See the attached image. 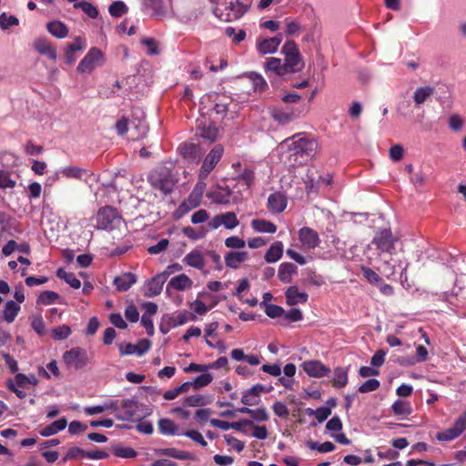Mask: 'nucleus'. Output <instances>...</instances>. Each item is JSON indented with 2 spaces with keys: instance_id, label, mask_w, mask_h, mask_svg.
<instances>
[{
  "instance_id": "obj_1",
  "label": "nucleus",
  "mask_w": 466,
  "mask_h": 466,
  "mask_svg": "<svg viewBox=\"0 0 466 466\" xmlns=\"http://www.w3.org/2000/svg\"><path fill=\"white\" fill-rule=\"evenodd\" d=\"M318 142L303 134H297L283 140L280 148L289 149L290 157H295L294 165H302L317 149Z\"/></svg>"
},
{
  "instance_id": "obj_2",
  "label": "nucleus",
  "mask_w": 466,
  "mask_h": 466,
  "mask_svg": "<svg viewBox=\"0 0 466 466\" xmlns=\"http://www.w3.org/2000/svg\"><path fill=\"white\" fill-rule=\"evenodd\" d=\"M207 185L205 181H198L188 197L176 208L174 218L179 219L192 209L200 206Z\"/></svg>"
},
{
  "instance_id": "obj_3",
  "label": "nucleus",
  "mask_w": 466,
  "mask_h": 466,
  "mask_svg": "<svg viewBox=\"0 0 466 466\" xmlns=\"http://www.w3.org/2000/svg\"><path fill=\"white\" fill-rule=\"evenodd\" d=\"M281 53L284 56V66L288 74L297 73L303 69L304 62L294 41H286L281 48Z\"/></svg>"
},
{
  "instance_id": "obj_4",
  "label": "nucleus",
  "mask_w": 466,
  "mask_h": 466,
  "mask_svg": "<svg viewBox=\"0 0 466 466\" xmlns=\"http://www.w3.org/2000/svg\"><path fill=\"white\" fill-rule=\"evenodd\" d=\"M62 361L67 370H80L89 364L90 357L86 350L74 347L63 353Z\"/></svg>"
},
{
  "instance_id": "obj_5",
  "label": "nucleus",
  "mask_w": 466,
  "mask_h": 466,
  "mask_svg": "<svg viewBox=\"0 0 466 466\" xmlns=\"http://www.w3.org/2000/svg\"><path fill=\"white\" fill-rule=\"evenodd\" d=\"M148 179L153 187L165 195L171 193L176 184L171 172L166 168L152 171Z\"/></svg>"
},
{
  "instance_id": "obj_6",
  "label": "nucleus",
  "mask_w": 466,
  "mask_h": 466,
  "mask_svg": "<svg viewBox=\"0 0 466 466\" xmlns=\"http://www.w3.org/2000/svg\"><path fill=\"white\" fill-rule=\"evenodd\" d=\"M105 62L103 52L97 47H91L79 62L76 70L80 74H90Z\"/></svg>"
},
{
  "instance_id": "obj_7",
  "label": "nucleus",
  "mask_w": 466,
  "mask_h": 466,
  "mask_svg": "<svg viewBox=\"0 0 466 466\" xmlns=\"http://www.w3.org/2000/svg\"><path fill=\"white\" fill-rule=\"evenodd\" d=\"M398 241V238L392 234L390 228H383L375 233L371 244L374 245L380 253L392 255Z\"/></svg>"
},
{
  "instance_id": "obj_8",
  "label": "nucleus",
  "mask_w": 466,
  "mask_h": 466,
  "mask_svg": "<svg viewBox=\"0 0 466 466\" xmlns=\"http://www.w3.org/2000/svg\"><path fill=\"white\" fill-rule=\"evenodd\" d=\"M121 222L117 210L112 207H105L96 214V228L98 229L112 230Z\"/></svg>"
},
{
  "instance_id": "obj_9",
  "label": "nucleus",
  "mask_w": 466,
  "mask_h": 466,
  "mask_svg": "<svg viewBox=\"0 0 466 466\" xmlns=\"http://www.w3.org/2000/svg\"><path fill=\"white\" fill-rule=\"evenodd\" d=\"M224 148L221 145L215 146L205 157L201 168L199 170V181H204L209 173L214 169L216 165L221 159Z\"/></svg>"
},
{
  "instance_id": "obj_10",
  "label": "nucleus",
  "mask_w": 466,
  "mask_h": 466,
  "mask_svg": "<svg viewBox=\"0 0 466 466\" xmlns=\"http://www.w3.org/2000/svg\"><path fill=\"white\" fill-rule=\"evenodd\" d=\"M298 238L299 241V247L304 251L315 249L320 244L319 233L309 227L299 228Z\"/></svg>"
},
{
  "instance_id": "obj_11",
  "label": "nucleus",
  "mask_w": 466,
  "mask_h": 466,
  "mask_svg": "<svg viewBox=\"0 0 466 466\" xmlns=\"http://www.w3.org/2000/svg\"><path fill=\"white\" fill-rule=\"evenodd\" d=\"M466 430V412L461 415L453 425L437 433V439L441 441H450L458 438Z\"/></svg>"
},
{
  "instance_id": "obj_12",
  "label": "nucleus",
  "mask_w": 466,
  "mask_h": 466,
  "mask_svg": "<svg viewBox=\"0 0 466 466\" xmlns=\"http://www.w3.org/2000/svg\"><path fill=\"white\" fill-rule=\"evenodd\" d=\"M219 9L217 7L214 11L217 16H219L224 21H234L239 19L246 12L247 5L238 0L230 2L228 6L225 7V13L218 14Z\"/></svg>"
},
{
  "instance_id": "obj_13",
  "label": "nucleus",
  "mask_w": 466,
  "mask_h": 466,
  "mask_svg": "<svg viewBox=\"0 0 466 466\" xmlns=\"http://www.w3.org/2000/svg\"><path fill=\"white\" fill-rule=\"evenodd\" d=\"M272 390L271 387L267 388L262 384H255L251 388L246 390L242 393L241 402L246 406H255L260 402L262 393H268Z\"/></svg>"
},
{
  "instance_id": "obj_14",
  "label": "nucleus",
  "mask_w": 466,
  "mask_h": 466,
  "mask_svg": "<svg viewBox=\"0 0 466 466\" xmlns=\"http://www.w3.org/2000/svg\"><path fill=\"white\" fill-rule=\"evenodd\" d=\"M239 221L234 212H225L215 216L209 222L208 227L210 229H217L223 226L227 229H233L237 228Z\"/></svg>"
},
{
  "instance_id": "obj_15",
  "label": "nucleus",
  "mask_w": 466,
  "mask_h": 466,
  "mask_svg": "<svg viewBox=\"0 0 466 466\" xmlns=\"http://www.w3.org/2000/svg\"><path fill=\"white\" fill-rule=\"evenodd\" d=\"M168 274L169 273L163 272L148 279L143 287L144 296L152 298L159 295L162 291L163 285L166 282Z\"/></svg>"
},
{
  "instance_id": "obj_16",
  "label": "nucleus",
  "mask_w": 466,
  "mask_h": 466,
  "mask_svg": "<svg viewBox=\"0 0 466 466\" xmlns=\"http://www.w3.org/2000/svg\"><path fill=\"white\" fill-rule=\"evenodd\" d=\"M301 367L305 373L312 378H323L330 372V369L319 360H305Z\"/></svg>"
},
{
  "instance_id": "obj_17",
  "label": "nucleus",
  "mask_w": 466,
  "mask_h": 466,
  "mask_svg": "<svg viewBox=\"0 0 466 466\" xmlns=\"http://www.w3.org/2000/svg\"><path fill=\"white\" fill-rule=\"evenodd\" d=\"M451 268L456 274L455 286L461 290L466 286V258H455Z\"/></svg>"
},
{
  "instance_id": "obj_18",
  "label": "nucleus",
  "mask_w": 466,
  "mask_h": 466,
  "mask_svg": "<svg viewBox=\"0 0 466 466\" xmlns=\"http://www.w3.org/2000/svg\"><path fill=\"white\" fill-rule=\"evenodd\" d=\"M407 263H403L402 261L399 260L398 262L395 261L393 258L390 260H385L381 267L379 268L380 273L387 279H390L392 276L396 273V268L399 267L401 269L400 272V279L402 280L404 276L403 272L407 269ZM407 277L405 276V279Z\"/></svg>"
},
{
  "instance_id": "obj_19",
  "label": "nucleus",
  "mask_w": 466,
  "mask_h": 466,
  "mask_svg": "<svg viewBox=\"0 0 466 466\" xmlns=\"http://www.w3.org/2000/svg\"><path fill=\"white\" fill-rule=\"evenodd\" d=\"M182 262L188 267L195 268L201 271L204 270L206 265L204 253L198 248H194L187 253L183 258Z\"/></svg>"
},
{
  "instance_id": "obj_20",
  "label": "nucleus",
  "mask_w": 466,
  "mask_h": 466,
  "mask_svg": "<svg viewBox=\"0 0 466 466\" xmlns=\"http://www.w3.org/2000/svg\"><path fill=\"white\" fill-rule=\"evenodd\" d=\"M305 183L309 193L317 192L319 188L328 187L332 184V176L326 174L325 176H320L318 180L315 181L314 177L308 172Z\"/></svg>"
},
{
  "instance_id": "obj_21",
  "label": "nucleus",
  "mask_w": 466,
  "mask_h": 466,
  "mask_svg": "<svg viewBox=\"0 0 466 466\" xmlns=\"http://www.w3.org/2000/svg\"><path fill=\"white\" fill-rule=\"evenodd\" d=\"M207 197L215 204L228 205L230 203L231 190L228 187H217Z\"/></svg>"
},
{
  "instance_id": "obj_22",
  "label": "nucleus",
  "mask_w": 466,
  "mask_h": 466,
  "mask_svg": "<svg viewBox=\"0 0 466 466\" xmlns=\"http://www.w3.org/2000/svg\"><path fill=\"white\" fill-rule=\"evenodd\" d=\"M35 49L41 55L46 56L52 60H56V48L46 38H38L34 43Z\"/></svg>"
},
{
  "instance_id": "obj_23",
  "label": "nucleus",
  "mask_w": 466,
  "mask_h": 466,
  "mask_svg": "<svg viewBox=\"0 0 466 466\" xmlns=\"http://www.w3.org/2000/svg\"><path fill=\"white\" fill-rule=\"evenodd\" d=\"M268 208L273 213H281L287 208V198L280 192H274L268 198Z\"/></svg>"
},
{
  "instance_id": "obj_24",
  "label": "nucleus",
  "mask_w": 466,
  "mask_h": 466,
  "mask_svg": "<svg viewBox=\"0 0 466 466\" xmlns=\"http://www.w3.org/2000/svg\"><path fill=\"white\" fill-rule=\"evenodd\" d=\"M115 411L118 420H130L136 413L135 402L131 400H123Z\"/></svg>"
},
{
  "instance_id": "obj_25",
  "label": "nucleus",
  "mask_w": 466,
  "mask_h": 466,
  "mask_svg": "<svg viewBox=\"0 0 466 466\" xmlns=\"http://www.w3.org/2000/svg\"><path fill=\"white\" fill-rule=\"evenodd\" d=\"M285 297L287 304L290 306H294L299 303H306L309 299V295L304 291H299L297 286L288 288L285 292Z\"/></svg>"
},
{
  "instance_id": "obj_26",
  "label": "nucleus",
  "mask_w": 466,
  "mask_h": 466,
  "mask_svg": "<svg viewBox=\"0 0 466 466\" xmlns=\"http://www.w3.org/2000/svg\"><path fill=\"white\" fill-rule=\"evenodd\" d=\"M86 42L82 37H76L75 41L69 44L65 53V60L68 65H72L76 60V51H80L85 48Z\"/></svg>"
},
{
  "instance_id": "obj_27",
  "label": "nucleus",
  "mask_w": 466,
  "mask_h": 466,
  "mask_svg": "<svg viewBox=\"0 0 466 466\" xmlns=\"http://www.w3.org/2000/svg\"><path fill=\"white\" fill-rule=\"evenodd\" d=\"M157 429L160 434L164 436L182 435L179 427L172 420L162 418L157 422Z\"/></svg>"
},
{
  "instance_id": "obj_28",
  "label": "nucleus",
  "mask_w": 466,
  "mask_h": 466,
  "mask_svg": "<svg viewBox=\"0 0 466 466\" xmlns=\"http://www.w3.org/2000/svg\"><path fill=\"white\" fill-rule=\"evenodd\" d=\"M435 88L431 86H422L415 89L412 95L413 102L416 106H420L427 102L434 94Z\"/></svg>"
},
{
  "instance_id": "obj_29",
  "label": "nucleus",
  "mask_w": 466,
  "mask_h": 466,
  "mask_svg": "<svg viewBox=\"0 0 466 466\" xmlns=\"http://www.w3.org/2000/svg\"><path fill=\"white\" fill-rule=\"evenodd\" d=\"M264 68L266 73H274L278 76H284L288 75L284 63H282L281 59L278 57L271 56L267 58Z\"/></svg>"
},
{
  "instance_id": "obj_30",
  "label": "nucleus",
  "mask_w": 466,
  "mask_h": 466,
  "mask_svg": "<svg viewBox=\"0 0 466 466\" xmlns=\"http://www.w3.org/2000/svg\"><path fill=\"white\" fill-rule=\"evenodd\" d=\"M137 276L131 272L124 273L114 279V285L118 291L128 290L136 282Z\"/></svg>"
},
{
  "instance_id": "obj_31",
  "label": "nucleus",
  "mask_w": 466,
  "mask_h": 466,
  "mask_svg": "<svg viewBox=\"0 0 466 466\" xmlns=\"http://www.w3.org/2000/svg\"><path fill=\"white\" fill-rule=\"evenodd\" d=\"M87 171L85 168L76 166H68L61 168L56 173V178L58 179L59 176L66 178L82 179L86 175Z\"/></svg>"
},
{
  "instance_id": "obj_32",
  "label": "nucleus",
  "mask_w": 466,
  "mask_h": 466,
  "mask_svg": "<svg viewBox=\"0 0 466 466\" xmlns=\"http://www.w3.org/2000/svg\"><path fill=\"white\" fill-rule=\"evenodd\" d=\"M145 9L151 16L157 18L163 17L167 13L163 0H146Z\"/></svg>"
},
{
  "instance_id": "obj_33",
  "label": "nucleus",
  "mask_w": 466,
  "mask_h": 466,
  "mask_svg": "<svg viewBox=\"0 0 466 466\" xmlns=\"http://www.w3.org/2000/svg\"><path fill=\"white\" fill-rule=\"evenodd\" d=\"M248 258L247 251H232L225 256V263L231 268H238Z\"/></svg>"
},
{
  "instance_id": "obj_34",
  "label": "nucleus",
  "mask_w": 466,
  "mask_h": 466,
  "mask_svg": "<svg viewBox=\"0 0 466 466\" xmlns=\"http://www.w3.org/2000/svg\"><path fill=\"white\" fill-rule=\"evenodd\" d=\"M298 268L296 265L289 262H283L279 268V278L284 283H289L292 279V276L297 274Z\"/></svg>"
},
{
  "instance_id": "obj_35",
  "label": "nucleus",
  "mask_w": 466,
  "mask_h": 466,
  "mask_svg": "<svg viewBox=\"0 0 466 466\" xmlns=\"http://www.w3.org/2000/svg\"><path fill=\"white\" fill-rule=\"evenodd\" d=\"M193 281L186 274H180L170 279L167 287L173 288L176 290H185L192 287Z\"/></svg>"
},
{
  "instance_id": "obj_36",
  "label": "nucleus",
  "mask_w": 466,
  "mask_h": 466,
  "mask_svg": "<svg viewBox=\"0 0 466 466\" xmlns=\"http://www.w3.org/2000/svg\"><path fill=\"white\" fill-rule=\"evenodd\" d=\"M246 77L251 84L254 92L261 93L268 88V84L260 74L250 72L246 75Z\"/></svg>"
},
{
  "instance_id": "obj_37",
  "label": "nucleus",
  "mask_w": 466,
  "mask_h": 466,
  "mask_svg": "<svg viewBox=\"0 0 466 466\" xmlns=\"http://www.w3.org/2000/svg\"><path fill=\"white\" fill-rule=\"evenodd\" d=\"M283 255V244L281 241L274 242L265 254V260L274 263L280 259Z\"/></svg>"
},
{
  "instance_id": "obj_38",
  "label": "nucleus",
  "mask_w": 466,
  "mask_h": 466,
  "mask_svg": "<svg viewBox=\"0 0 466 466\" xmlns=\"http://www.w3.org/2000/svg\"><path fill=\"white\" fill-rule=\"evenodd\" d=\"M251 227L255 231L260 233L273 234L277 231V226L274 223L262 218L253 219Z\"/></svg>"
},
{
  "instance_id": "obj_39",
  "label": "nucleus",
  "mask_w": 466,
  "mask_h": 466,
  "mask_svg": "<svg viewBox=\"0 0 466 466\" xmlns=\"http://www.w3.org/2000/svg\"><path fill=\"white\" fill-rule=\"evenodd\" d=\"M66 425V420L65 418H61L40 430L39 433L44 437L52 436L63 431Z\"/></svg>"
},
{
  "instance_id": "obj_40",
  "label": "nucleus",
  "mask_w": 466,
  "mask_h": 466,
  "mask_svg": "<svg viewBox=\"0 0 466 466\" xmlns=\"http://www.w3.org/2000/svg\"><path fill=\"white\" fill-rule=\"evenodd\" d=\"M118 409V402L116 400H109L102 405L89 406L85 408V413L86 415H96L102 413L106 410H116Z\"/></svg>"
},
{
  "instance_id": "obj_41",
  "label": "nucleus",
  "mask_w": 466,
  "mask_h": 466,
  "mask_svg": "<svg viewBox=\"0 0 466 466\" xmlns=\"http://www.w3.org/2000/svg\"><path fill=\"white\" fill-rule=\"evenodd\" d=\"M257 50L260 55H268V54H274L278 51V46L275 45V43L272 41V39L269 38H258L257 40Z\"/></svg>"
},
{
  "instance_id": "obj_42",
  "label": "nucleus",
  "mask_w": 466,
  "mask_h": 466,
  "mask_svg": "<svg viewBox=\"0 0 466 466\" xmlns=\"http://www.w3.org/2000/svg\"><path fill=\"white\" fill-rule=\"evenodd\" d=\"M157 453L162 456L171 457L174 459L186 461V460H191L192 455L188 451H180L176 448H164L158 450Z\"/></svg>"
},
{
  "instance_id": "obj_43",
  "label": "nucleus",
  "mask_w": 466,
  "mask_h": 466,
  "mask_svg": "<svg viewBox=\"0 0 466 466\" xmlns=\"http://www.w3.org/2000/svg\"><path fill=\"white\" fill-rule=\"evenodd\" d=\"M47 31L56 38H65L68 34L66 25L60 21H52L46 25Z\"/></svg>"
},
{
  "instance_id": "obj_44",
  "label": "nucleus",
  "mask_w": 466,
  "mask_h": 466,
  "mask_svg": "<svg viewBox=\"0 0 466 466\" xmlns=\"http://www.w3.org/2000/svg\"><path fill=\"white\" fill-rule=\"evenodd\" d=\"M20 311V306L13 300H8L3 311V318L7 323H12Z\"/></svg>"
},
{
  "instance_id": "obj_45",
  "label": "nucleus",
  "mask_w": 466,
  "mask_h": 466,
  "mask_svg": "<svg viewBox=\"0 0 466 466\" xmlns=\"http://www.w3.org/2000/svg\"><path fill=\"white\" fill-rule=\"evenodd\" d=\"M240 413L248 414L257 421H266L268 420V414L265 408L251 410L248 407H242L238 410Z\"/></svg>"
},
{
  "instance_id": "obj_46",
  "label": "nucleus",
  "mask_w": 466,
  "mask_h": 466,
  "mask_svg": "<svg viewBox=\"0 0 466 466\" xmlns=\"http://www.w3.org/2000/svg\"><path fill=\"white\" fill-rule=\"evenodd\" d=\"M305 412L308 416H314L318 423H322L331 414V409L326 406L319 407L316 410L307 408Z\"/></svg>"
},
{
  "instance_id": "obj_47",
  "label": "nucleus",
  "mask_w": 466,
  "mask_h": 466,
  "mask_svg": "<svg viewBox=\"0 0 466 466\" xmlns=\"http://www.w3.org/2000/svg\"><path fill=\"white\" fill-rule=\"evenodd\" d=\"M196 319V316L188 312L187 310L179 311L177 313L175 317L171 319V326L173 328L182 326L188 321H194Z\"/></svg>"
},
{
  "instance_id": "obj_48",
  "label": "nucleus",
  "mask_w": 466,
  "mask_h": 466,
  "mask_svg": "<svg viewBox=\"0 0 466 466\" xmlns=\"http://www.w3.org/2000/svg\"><path fill=\"white\" fill-rule=\"evenodd\" d=\"M332 384L337 388H343L348 383V371L341 367L334 370Z\"/></svg>"
},
{
  "instance_id": "obj_49",
  "label": "nucleus",
  "mask_w": 466,
  "mask_h": 466,
  "mask_svg": "<svg viewBox=\"0 0 466 466\" xmlns=\"http://www.w3.org/2000/svg\"><path fill=\"white\" fill-rule=\"evenodd\" d=\"M56 276L64 279L73 289H79L81 287L80 280L76 277L74 273L66 272L63 268H58Z\"/></svg>"
},
{
  "instance_id": "obj_50",
  "label": "nucleus",
  "mask_w": 466,
  "mask_h": 466,
  "mask_svg": "<svg viewBox=\"0 0 466 466\" xmlns=\"http://www.w3.org/2000/svg\"><path fill=\"white\" fill-rule=\"evenodd\" d=\"M181 155L185 157L196 159L198 161L200 157L199 149L194 144H182L178 147Z\"/></svg>"
},
{
  "instance_id": "obj_51",
  "label": "nucleus",
  "mask_w": 466,
  "mask_h": 466,
  "mask_svg": "<svg viewBox=\"0 0 466 466\" xmlns=\"http://www.w3.org/2000/svg\"><path fill=\"white\" fill-rule=\"evenodd\" d=\"M200 136L209 141H215L218 137V129L212 123L199 125Z\"/></svg>"
},
{
  "instance_id": "obj_52",
  "label": "nucleus",
  "mask_w": 466,
  "mask_h": 466,
  "mask_svg": "<svg viewBox=\"0 0 466 466\" xmlns=\"http://www.w3.org/2000/svg\"><path fill=\"white\" fill-rule=\"evenodd\" d=\"M15 383L17 387L24 388L27 384L37 385L38 380L34 374L25 375L23 373H17L15 376Z\"/></svg>"
},
{
  "instance_id": "obj_53",
  "label": "nucleus",
  "mask_w": 466,
  "mask_h": 466,
  "mask_svg": "<svg viewBox=\"0 0 466 466\" xmlns=\"http://www.w3.org/2000/svg\"><path fill=\"white\" fill-rule=\"evenodd\" d=\"M391 409L396 415H410L412 410L410 402L402 400H396L392 404Z\"/></svg>"
},
{
  "instance_id": "obj_54",
  "label": "nucleus",
  "mask_w": 466,
  "mask_h": 466,
  "mask_svg": "<svg viewBox=\"0 0 466 466\" xmlns=\"http://www.w3.org/2000/svg\"><path fill=\"white\" fill-rule=\"evenodd\" d=\"M307 446L312 451H318L320 453H327L335 450V445L330 441H325L319 443L317 441H309L307 442Z\"/></svg>"
},
{
  "instance_id": "obj_55",
  "label": "nucleus",
  "mask_w": 466,
  "mask_h": 466,
  "mask_svg": "<svg viewBox=\"0 0 466 466\" xmlns=\"http://www.w3.org/2000/svg\"><path fill=\"white\" fill-rule=\"evenodd\" d=\"M127 11L128 8L123 1H115L108 7V12L113 17H121Z\"/></svg>"
},
{
  "instance_id": "obj_56",
  "label": "nucleus",
  "mask_w": 466,
  "mask_h": 466,
  "mask_svg": "<svg viewBox=\"0 0 466 466\" xmlns=\"http://www.w3.org/2000/svg\"><path fill=\"white\" fill-rule=\"evenodd\" d=\"M271 116L274 120L280 124H287L294 118V114L292 112L280 109H274L271 113Z\"/></svg>"
},
{
  "instance_id": "obj_57",
  "label": "nucleus",
  "mask_w": 466,
  "mask_h": 466,
  "mask_svg": "<svg viewBox=\"0 0 466 466\" xmlns=\"http://www.w3.org/2000/svg\"><path fill=\"white\" fill-rule=\"evenodd\" d=\"M215 305L216 303L207 306L202 300L196 299L190 303L189 308L195 314L202 316L208 313Z\"/></svg>"
},
{
  "instance_id": "obj_58",
  "label": "nucleus",
  "mask_w": 466,
  "mask_h": 466,
  "mask_svg": "<svg viewBox=\"0 0 466 466\" xmlns=\"http://www.w3.org/2000/svg\"><path fill=\"white\" fill-rule=\"evenodd\" d=\"M59 295L55 291H43L38 299L37 303L43 304V305H51L54 304L56 300H58Z\"/></svg>"
},
{
  "instance_id": "obj_59",
  "label": "nucleus",
  "mask_w": 466,
  "mask_h": 466,
  "mask_svg": "<svg viewBox=\"0 0 466 466\" xmlns=\"http://www.w3.org/2000/svg\"><path fill=\"white\" fill-rule=\"evenodd\" d=\"M206 404V397L200 394L190 395L184 400V407H199Z\"/></svg>"
},
{
  "instance_id": "obj_60",
  "label": "nucleus",
  "mask_w": 466,
  "mask_h": 466,
  "mask_svg": "<svg viewBox=\"0 0 466 466\" xmlns=\"http://www.w3.org/2000/svg\"><path fill=\"white\" fill-rule=\"evenodd\" d=\"M75 8H80L86 15L91 18L98 16L97 9L89 2H78L74 4Z\"/></svg>"
},
{
  "instance_id": "obj_61",
  "label": "nucleus",
  "mask_w": 466,
  "mask_h": 466,
  "mask_svg": "<svg viewBox=\"0 0 466 466\" xmlns=\"http://www.w3.org/2000/svg\"><path fill=\"white\" fill-rule=\"evenodd\" d=\"M71 332V328L68 325H62L52 330V338L55 340H63L67 339Z\"/></svg>"
},
{
  "instance_id": "obj_62",
  "label": "nucleus",
  "mask_w": 466,
  "mask_h": 466,
  "mask_svg": "<svg viewBox=\"0 0 466 466\" xmlns=\"http://www.w3.org/2000/svg\"><path fill=\"white\" fill-rule=\"evenodd\" d=\"M225 35L228 37H231L234 44L242 42L246 37L245 30L239 29L236 31V29L232 26H228L225 29Z\"/></svg>"
},
{
  "instance_id": "obj_63",
  "label": "nucleus",
  "mask_w": 466,
  "mask_h": 466,
  "mask_svg": "<svg viewBox=\"0 0 466 466\" xmlns=\"http://www.w3.org/2000/svg\"><path fill=\"white\" fill-rule=\"evenodd\" d=\"M361 272L367 281L372 285H379L382 280L377 272L368 267H361Z\"/></svg>"
},
{
  "instance_id": "obj_64",
  "label": "nucleus",
  "mask_w": 466,
  "mask_h": 466,
  "mask_svg": "<svg viewBox=\"0 0 466 466\" xmlns=\"http://www.w3.org/2000/svg\"><path fill=\"white\" fill-rule=\"evenodd\" d=\"M16 182L11 177V174L8 171H0V188L2 189H12L15 187Z\"/></svg>"
}]
</instances>
